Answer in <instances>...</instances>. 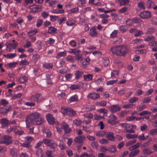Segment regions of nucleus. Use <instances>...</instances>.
Segmentation results:
<instances>
[{
	"mask_svg": "<svg viewBox=\"0 0 157 157\" xmlns=\"http://www.w3.org/2000/svg\"><path fill=\"white\" fill-rule=\"evenodd\" d=\"M44 121V119L41 117L40 114L37 112H34L29 114L25 120L27 127L32 125L41 124Z\"/></svg>",
	"mask_w": 157,
	"mask_h": 157,
	"instance_id": "1",
	"label": "nucleus"
},
{
	"mask_svg": "<svg viewBox=\"0 0 157 157\" xmlns=\"http://www.w3.org/2000/svg\"><path fill=\"white\" fill-rule=\"evenodd\" d=\"M46 118L48 122L51 124H56V128L57 131L59 132L64 129L66 132L69 133L71 131V129L69 128L68 124L65 123H63L60 126L58 121H56L55 119L53 117L52 115L50 114H48L46 116Z\"/></svg>",
	"mask_w": 157,
	"mask_h": 157,
	"instance_id": "2",
	"label": "nucleus"
},
{
	"mask_svg": "<svg viewBox=\"0 0 157 157\" xmlns=\"http://www.w3.org/2000/svg\"><path fill=\"white\" fill-rule=\"evenodd\" d=\"M110 52L113 55L121 56H124L128 52L127 47L125 45H120L112 47Z\"/></svg>",
	"mask_w": 157,
	"mask_h": 157,
	"instance_id": "3",
	"label": "nucleus"
},
{
	"mask_svg": "<svg viewBox=\"0 0 157 157\" xmlns=\"http://www.w3.org/2000/svg\"><path fill=\"white\" fill-rule=\"evenodd\" d=\"M43 100V97L40 94L32 95L29 98V100L33 102H39Z\"/></svg>",
	"mask_w": 157,
	"mask_h": 157,
	"instance_id": "4",
	"label": "nucleus"
},
{
	"mask_svg": "<svg viewBox=\"0 0 157 157\" xmlns=\"http://www.w3.org/2000/svg\"><path fill=\"white\" fill-rule=\"evenodd\" d=\"M43 141L46 145L50 147L51 148H54L57 147L56 144L52 140L44 139L43 140Z\"/></svg>",
	"mask_w": 157,
	"mask_h": 157,
	"instance_id": "5",
	"label": "nucleus"
},
{
	"mask_svg": "<svg viewBox=\"0 0 157 157\" xmlns=\"http://www.w3.org/2000/svg\"><path fill=\"white\" fill-rule=\"evenodd\" d=\"M151 12L148 11H144L140 13V16L143 18H149L151 17Z\"/></svg>",
	"mask_w": 157,
	"mask_h": 157,
	"instance_id": "6",
	"label": "nucleus"
},
{
	"mask_svg": "<svg viewBox=\"0 0 157 157\" xmlns=\"http://www.w3.org/2000/svg\"><path fill=\"white\" fill-rule=\"evenodd\" d=\"M85 139L83 136H79L75 138V141L78 146H81L82 144V141Z\"/></svg>",
	"mask_w": 157,
	"mask_h": 157,
	"instance_id": "7",
	"label": "nucleus"
},
{
	"mask_svg": "<svg viewBox=\"0 0 157 157\" xmlns=\"http://www.w3.org/2000/svg\"><path fill=\"white\" fill-rule=\"evenodd\" d=\"M121 108L118 105H113L111 106L109 109L112 113H115L120 110Z\"/></svg>",
	"mask_w": 157,
	"mask_h": 157,
	"instance_id": "8",
	"label": "nucleus"
},
{
	"mask_svg": "<svg viewBox=\"0 0 157 157\" xmlns=\"http://www.w3.org/2000/svg\"><path fill=\"white\" fill-rule=\"evenodd\" d=\"M11 109V106H5L1 107V113L4 114Z\"/></svg>",
	"mask_w": 157,
	"mask_h": 157,
	"instance_id": "9",
	"label": "nucleus"
},
{
	"mask_svg": "<svg viewBox=\"0 0 157 157\" xmlns=\"http://www.w3.org/2000/svg\"><path fill=\"white\" fill-rule=\"evenodd\" d=\"M2 142L6 144H9L12 142L11 138L8 136H5L2 139Z\"/></svg>",
	"mask_w": 157,
	"mask_h": 157,
	"instance_id": "10",
	"label": "nucleus"
},
{
	"mask_svg": "<svg viewBox=\"0 0 157 157\" xmlns=\"http://www.w3.org/2000/svg\"><path fill=\"white\" fill-rule=\"evenodd\" d=\"M18 45L17 43L10 44L7 46V49L8 51L11 52L13 49H15Z\"/></svg>",
	"mask_w": 157,
	"mask_h": 157,
	"instance_id": "11",
	"label": "nucleus"
},
{
	"mask_svg": "<svg viewBox=\"0 0 157 157\" xmlns=\"http://www.w3.org/2000/svg\"><path fill=\"white\" fill-rule=\"evenodd\" d=\"M100 97L99 94L94 92L90 93L88 95V98L94 100L98 99Z\"/></svg>",
	"mask_w": 157,
	"mask_h": 157,
	"instance_id": "12",
	"label": "nucleus"
},
{
	"mask_svg": "<svg viewBox=\"0 0 157 157\" xmlns=\"http://www.w3.org/2000/svg\"><path fill=\"white\" fill-rule=\"evenodd\" d=\"M90 35L92 37H95L97 35L98 33L95 27H93L90 29Z\"/></svg>",
	"mask_w": 157,
	"mask_h": 157,
	"instance_id": "13",
	"label": "nucleus"
},
{
	"mask_svg": "<svg viewBox=\"0 0 157 157\" xmlns=\"http://www.w3.org/2000/svg\"><path fill=\"white\" fill-rule=\"evenodd\" d=\"M78 100V97L76 95H75L71 97L67 100L68 103H71L72 102H74L77 101Z\"/></svg>",
	"mask_w": 157,
	"mask_h": 157,
	"instance_id": "14",
	"label": "nucleus"
},
{
	"mask_svg": "<svg viewBox=\"0 0 157 157\" xmlns=\"http://www.w3.org/2000/svg\"><path fill=\"white\" fill-rule=\"evenodd\" d=\"M38 6L36 5L31 6L29 7L30 11L31 12H36L38 10Z\"/></svg>",
	"mask_w": 157,
	"mask_h": 157,
	"instance_id": "15",
	"label": "nucleus"
},
{
	"mask_svg": "<svg viewBox=\"0 0 157 157\" xmlns=\"http://www.w3.org/2000/svg\"><path fill=\"white\" fill-rule=\"evenodd\" d=\"M137 137L140 140H146L148 138V134L146 135V133H144Z\"/></svg>",
	"mask_w": 157,
	"mask_h": 157,
	"instance_id": "16",
	"label": "nucleus"
},
{
	"mask_svg": "<svg viewBox=\"0 0 157 157\" xmlns=\"http://www.w3.org/2000/svg\"><path fill=\"white\" fill-rule=\"evenodd\" d=\"M68 52V53L73 54L75 55L76 54L79 53L80 51L76 48H69Z\"/></svg>",
	"mask_w": 157,
	"mask_h": 157,
	"instance_id": "17",
	"label": "nucleus"
},
{
	"mask_svg": "<svg viewBox=\"0 0 157 157\" xmlns=\"http://www.w3.org/2000/svg\"><path fill=\"white\" fill-rule=\"evenodd\" d=\"M110 119L108 120V122L111 124L114 123V121L117 119V117L115 115L112 114L110 116Z\"/></svg>",
	"mask_w": 157,
	"mask_h": 157,
	"instance_id": "18",
	"label": "nucleus"
},
{
	"mask_svg": "<svg viewBox=\"0 0 157 157\" xmlns=\"http://www.w3.org/2000/svg\"><path fill=\"white\" fill-rule=\"evenodd\" d=\"M128 129H129L128 130V132L131 133H134L135 132L134 129H136V126L135 125H130L128 124Z\"/></svg>",
	"mask_w": 157,
	"mask_h": 157,
	"instance_id": "19",
	"label": "nucleus"
},
{
	"mask_svg": "<svg viewBox=\"0 0 157 157\" xmlns=\"http://www.w3.org/2000/svg\"><path fill=\"white\" fill-rule=\"evenodd\" d=\"M128 125L127 124H120L121 127L122 128L124 132H128Z\"/></svg>",
	"mask_w": 157,
	"mask_h": 157,
	"instance_id": "20",
	"label": "nucleus"
},
{
	"mask_svg": "<svg viewBox=\"0 0 157 157\" xmlns=\"http://www.w3.org/2000/svg\"><path fill=\"white\" fill-rule=\"evenodd\" d=\"M66 61L70 62H75V58L74 56L69 55L67 56L65 58Z\"/></svg>",
	"mask_w": 157,
	"mask_h": 157,
	"instance_id": "21",
	"label": "nucleus"
},
{
	"mask_svg": "<svg viewBox=\"0 0 157 157\" xmlns=\"http://www.w3.org/2000/svg\"><path fill=\"white\" fill-rule=\"evenodd\" d=\"M67 55V52L64 51L63 52H60L58 53L56 55V57L57 58H59L62 57H64Z\"/></svg>",
	"mask_w": 157,
	"mask_h": 157,
	"instance_id": "22",
	"label": "nucleus"
},
{
	"mask_svg": "<svg viewBox=\"0 0 157 157\" xmlns=\"http://www.w3.org/2000/svg\"><path fill=\"white\" fill-rule=\"evenodd\" d=\"M119 74L118 71L113 70L111 72V77L113 78H115L117 77Z\"/></svg>",
	"mask_w": 157,
	"mask_h": 157,
	"instance_id": "23",
	"label": "nucleus"
},
{
	"mask_svg": "<svg viewBox=\"0 0 157 157\" xmlns=\"http://www.w3.org/2000/svg\"><path fill=\"white\" fill-rule=\"evenodd\" d=\"M146 5L147 8H151L153 7L154 3L151 0H148L146 2Z\"/></svg>",
	"mask_w": 157,
	"mask_h": 157,
	"instance_id": "24",
	"label": "nucleus"
},
{
	"mask_svg": "<svg viewBox=\"0 0 157 157\" xmlns=\"http://www.w3.org/2000/svg\"><path fill=\"white\" fill-rule=\"evenodd\" d=\"M117 2L121 6L127 4L129 2V0H117Z\"/></svg>",
	"mask_w": 157,
	"mask_h": 157,
	"instance_id": "25",
	"label": "nucleus"
},
{
	"mask_svg": "<svg viewBox=\"0 0 157 157\" xmlns=\"http://www.w3.org/2000/svg\"><path fill=\"white\" fill-rule=\"evenodd\" d=\"M93 75L92 74H87L84 75V80L88 81L91 80L93 78Z\"/></svg>",
	"mask_w": 157,
	"mask_h": 157,
	"instance_id": "26",
	"label": "nucleus"
},
{
	"mask_svg": "<svg viewBox=\"0 0 157 157\" xmlns=\"http://www.w3.org/2000/svg\"><path fill=\"white\" fill-rule=\"evenodd\" d=\"M107 137L108 139L112 141H113L114 140L115 138L114 135L112 132H109L107 135Z\"/></svg>",
	"mask_w": 157,
	"mask_h": 157,
	"instance_id": "27",
	"label": "nucleus"
},
{
	"mask_svg": "<svg viewBox=\"0 0 157 157\" xmlns=\"http://www.w3.org/2000/svg\"><path fill=\"white\" fill-rule=\"evenodd\" d=\"M28 80V77L25 76H23L19 78V81L20 83H23L26 82Z\"/></svg>",
	"mask_w": 157,
	"mask_h": 157,
	"instance_id": "28",
	"label": "nucleus"
},
{
	"mask_svg": "<svg viewBox=\"0 0 157 157\" xmlns=\"http://www.w3.org/2000/svg\"><path fill=\"white\" fill-rule=\"evenodd\" d=\"M75 21L72 19L69 20L66 22V24L68 26H71L75 25Z\"/></svg>",
	"mask_w": 157,
	"mask_h": 157,
	"instance_id": "29",
	"label": "nucleus"
},
{
	"mask_svg": "<svg viewBox=\"0 0 157 157\" xmlns=\"http://www.w3.org/2000/svg\"><path fill=\"white\" fill-rule=\"evenodd\" d=\"M114 63L116 64L119 68H121L123 66V63L120 60L118 59H115L114 61Z\"/></svg>",
	"mask_w": 157,
	"mask_h": 157,
	"instance_id": "30",
	"label": "nucleus"
},
{
	"mask_svg": "<svg viewBox=\"0 0 157 157\" xmlns=\"http://www.w3.org/2000/svg\"><path fill=\"white\" fill-rule=\"evenodd\" d=\"M70 108H65V107H62L61 108V113L64 115H67L68 110Z\"/></svg>",
	"mask_w": 157,
	"mask_h": 157,
	"instance_id": "31",
	"label": "nucleus"
},
{
	"mask_svg": "<svg viewBox=\"0 0 157 157\" xmlns=\"http://www.w3.org/2000/svg\"><path fill=\"white\" fill-rule=\"evenodd\" d=\"M78 7H76L72 8V9L67 10V12L68 14H71L73 13H75L77 12L78 10Z\"/></svg>",
	"mask_w": 157,
	"mask_h": 157,
	"instance_id": "32",
	"label": "nucleus"
},
{
	"mask_svg": "<svg viewBox=\"0 0 157 157\" xmlns=\"http://www.w3.org/2000/svg\"><path fill=\"white\" fill-rule=\"evenodd\" d=\"M8 121L6 119H3L1 121L2 127H4L7 125L8 124Z\"/></svg>",
	"mask_w": 157,
	"mask_h": 157,
	"instance_id": "33",
	"label": "nucleus"
},
{
	"mask_svg": "<svg viewBox=\"0 0 157 157\" xmlns=\"http://www.w3.org/2000/svg\"><path fill=\"white\" fill-rule=\"evenodd\" d=\"M4 56L9 59H13L17 55L16 53H10L7 55H4Z\"/></svg>",
	"mask_w": 157,
	"mask_h": 157,
	"instance_id": "34",
	"label": "nucleus"
},
{
	"mask_svg": "<svg viewBox=\"0 0 157 157\" xmlns=\"http://www.w3.org/2000/svg\"><path fill=\"white\" fill-rule=\"evenodd\" d=\"M108 150L112 153H115L117 150L116 147L115 145H113L109 147Z\"/></svg>",
	"mask_w": 157,
	"mask_h": 157,
	"instance_id": "35",
	"label": "nucleus"
},
{
	"mask_svg": "<svg viewBox=\"0 0 157 157\" xmlns=\"http://www.w3.org/2000/svg\"><path fill=\"white\" fill-rule=\"evenodd\" d=\"M137 135L136 134H127L126 135V137L128 139L136 138L137 137Z\"/></svg>",
	"mask_w": 157,
	"mask_h": 157,
	"instance_id": "36",
	"label": "nucleus"
},
{
	"mask_svg": "<svg viewBox=\"0 0 157 157\" xmlns=\"http://www.w3.org/2000/svg\"><path fill=\"white\" fill-rule=\"evenodd\" d=\"M90 59L89 58H86L85 59L82 60V64L83 65H86L89 63Z\"/></svg>",
	"mask_w": 157,
	"mask_h": 157,
	"instance_id": "37",
	"label": "nucleus"
},
{
	"mask_svg": "<svg viewBox=\"0 0 157 157\" xmlns=\"http://www.w3.org/2000/svg\"><path fill=\"white\" fill-rule=\"evenodd\" d=\"M141 145V143H137L134 145L132 146V147H130L129 148V149L130 151L134 150L139 147Z\"/></svg>",
	"mask_w": 157,
	"mask_h": 157,
	"instance_id": "38",
	"label": "nucleus"
},
{
	"mask_svg": "<svg viewBox=\"0 0 157 157\" xmlns=\"http://www.w3.org/2000/svg\"><path fill=\"white\" fill-rule=\"evenodd\" d=\"M83 73L82 72L79 71H76L75 73V78L77 79H78L80 77H81Z\"/></svg>",
	"mask_w": 157,
	"mask_h": 157,
	"instance_id": "39",
	"label": "nucleus"
},
{
	"mask_svg": "<svg viewBox=\"0 0 157 157\" xmlns=\"http://www.w3.org/2000/svg\"><path fill=\"white\" fill-rule=\"evenodd\" d=\"M109 63V60L108 58L105 57L103 60V65L105 66H107Z\"/></svg>",
	"mask_w": 157,
	"mask_h": 157,
	"instance_id": "40",
	"label": "nucleus"
},
{
	"mask_svg": "<svg viewBox=\"0 0 157 157\" xmlns=\"http://www.w3.org/2000/svg\"><path fill=\"white\" fill-rule=\"evenodd\" d=\"M139 152V151L138 150H136L134 151L131 152L129 154V156L131 157H132L137 155Z\"/></svg>",
	"mask_w": 157,
	"mask_h": 157,
	"instance_id": "41",
	"label": "nucleus"
},
{
	"mask_svg": "<svg viewBox=\"0 0 157 157\" xmlns=\"http://www.w3.org/2000/svg\"><path fill=\"white\" fill-rule=\"evenodd\" d=\"M38 31L37 29H35L34 30H31L28 33V36H33L35 34L38 32Z\"/></svg>",
	"mask_w": 157,
	"mask_h": 157,
	"instance_id": "42",
	"label": "nucleus"
},
{
	"mask_svg": "<svg viewBox=\"0 0 157 157\" xmlns=\"http://www.w3.org/2000/svg\"><path fill=\"white\" fill-rule=\"evenodd\" d=\"M98 111L100 113H103L104 116H107V110L105 109H99Z\"/></svg>",
	"mask_w": 157,
	"mask_h": 157,
	"instance_id": "43",
	"label": "nucleus"
},
{
	"mask_svg": "<svg viewBox=\"0 0 157 157\" xmlns=\"http://www.w3.org/2000/svg\"><path fill=\"white\" fill-rule=\"evenodd\" d=\"M76 114L75 112L71 109H69L67 115L70 116H75Z\"/></svg>",
	"mask_w": 157,
	"mask_h": 157,
	"instance_id": "44",
	"label": "nucleus"
},
{
	"mask_svg": "<svg viewBox=\"0 0 157 157\" xmlns=\"http://www.w3.org/2000/svg\"><path fill=\"white\" fill-rule=\"evenodd\" d=\"M106 105V102L105 101H101L96 103V105L98 106H104Z\"/></svg>",
	"mask_w": 157,
	"mask_h": 157,
	"instance_id": "45",
	"label": "nucleus"
},
{
	"mask_svg": "<svg viewBox=\"0 0 157 157\" xmlns=\"http://www.w3.org/2000/svg\"><path fill=\"white\" fill-rule=\"evenodd\" d=\"M80 157H95L94 155L92 154L89 155L86 153L85 152L82 154Z\"/></svg>",
	"mask_w": 157,
	"mask_h": 157,
	"instance_id": "46",
	"label": "nucleus"
},
{
	"mask_svg": "<svg viewBox=\"0 0 157 157\" xmlns=\"http://www.w3.org/2000/svg\"><path fill=\"white\" fill-rule=\"evenodd\" d=\"M56 29L53 27H50L48 30V33H56Z\"/></svg>",
	"mask_w": 157,
	"mask_h": 157,
	"instance_id": "47",
	"label": "nucleus"
},
{
	"mask_svg": "<svg viewBox=\"0 0 157 157\" xmlns=\"http://www.w3.org/2000/svg\"><path fill=\"white\" fill-rule=\"evenodd\" d=\"M52 13H56L57 14L62 13L64 12V10H54L52 11Z\"/></svg>",
	"mask_w": 157,
	"mask_h": 157,
	"instance_id": "48",
	"label": "nucleus"
},
{
	"mask_svg": "<svg viewBox=\"0 0 157 157\" xmlns=\"http://www.w3.org/2000/svg\"><path fill=\"white\" fill-rule=\"evenodd\" d=\"M43 67L46 69H50L53 67V65L52 63H46L44 64Z\"/></svg>",
	"mask_w": 157,
	"mask_h": 157,
	"instance_id": "49",
	"label": "nucleus"
},
{
	"mask_svg": "<svg viewBox=\"0 0 157 157\" xmlns=\"http://www.w3.org/2000/svg\"><path fill=\"white\" fill-rule=\"evenodd\" d=\"M144 40L146 41H153L155 40V38L152 36H148L145 37L144 39Z\"/></svg>",
	"mask_w": 157,
	"mask_h": 157,
	"instance_id": "50",
	"label": "nucleus"
},
{
	"mask_svg": "<svg viewBox=\"0 0 157 157\" xmlns=\"http://www.w3.org/2000/svg\"><path fill=\"white\" fill-rule=\"evenodd\" d=\"M8 104V102L5 99H2L1 101V107H5L7 106L6 105Z\"/></svg>",
	"mask_w": 157,
	"mask_h": 157,
	"instance_id": "51",
	"label": "nucleus"
},
{
	"mask_svg": "<svg viewBox=\"0 0 157 157\" xmlns=\"http://www.w3.org/2000/svg\"><path fill=\"white\" fill-rule=\"evenodd\" d=\"M151 100L150 97H146L144 98L142 100L143 103H148Z\"/></svg>",
	"mask_w": 157,
	"mask_h": 157,
	"instance_id": "52",
	"label": "nucleus"
},
{
	"mask_svg": "<svg viewBox=\"0 0 157 157\" xmlns=\"http://www.w3.org/2000/svg\"><path fill=\"white\" fill-rule=\"evenodd\" d=\"M84 116L85 117L88 119H91L93 117V115L90 113H87L84 114Z\"/></svg>",
	"mask_w": 157,
	"mask_h": 157,
	"instance_id": "53",
	"label": "nucleus"
},
{
	"mask_svg": "<svg viewBox=\"0 0 157 157\" xmlns=\"http://www.w3.org/2000/svg\"><path fill=\"white\" fill-rule=\"evenodd\" d=\"M85 3V0H79L78 2L77 5L79 6H82L84 5Z\"/></svg>",
	"mask_w": 157,
	"mask_h": 157,
	"instance_id": "54",
	"label": "nucleus"
},
{
	"mask_svg": "<svg viewBox=\"0 0 157 157\" xmlns=\"http://www.w3.org/2000/svg\"><path fill=\"white\" fill-rule=\"evenodd\" d=\"M118 33V31L117 30H114L110 35V37L113 38L116 37L117 36Z\"/></svg>",
	"mask_w": 157,
	"mask_h": 157,
	"instance_id": "55",
	"label": "nucleus"
},
{
	"mask_svg": "<svg viewBox=\"0 0 157 157\" xmlns=\"http://www.w3.org/2000/svg\"><path fill=\"white\" fill-rule=\"evenodd\" d=\"M29 63L27 60L26 59L23 60L21 61L20 64L21 65H28Z\"/></svg>",
	"mask_w": 157,
	"mask_h": 157,
	"instance_id": "56",
	"label": "nucleus"
},
{
	"mask_svg": "<svg viewBox=\"0 0 157 157\" xmlns=\"http://www.w3.org/2000/svg\"><path fill=\"white\" fill-rule=\"evenodd\" d=\"M21 93H19L17 94H15L13 95L12 98L13 99L19 98L21 97Z\"/></svg>",
	"mask_w": 157,
	"mask_h": 157,
	"instance_id": "57",
	"label": "nucleus"
},
{
	"mask_svg": "<svg viewBox=\"0 0 157 157\" xmlns=\"http://www.w3.org/2000/svg\"><path fill=\"white\" fill-rule=\"evenodd\" d=\"M104 81V79L102 78H99L97 79L95 81L96 84L99 85L102 84Z\"/></svg>",
	"mask_w": 157,
	"mask_h": 157,
	"instance_id": "58",
	"label": "nucleus"
},
{
	"mask_svg": "<svg viewBox=\"0 0 157 157\" xmlns=\"http://www.w3.org/2000/svg\"><path fill=\"white\" fill-rule=\"evenodd\" d=\"M128 10V8L127 7H123L120 9L118 11V12L120 13H122L126 12Z\"/></svg>",
	"mask_w": 157,
	"mask_h": 157,
	"instance_id": "59",
	"label": "nucleus"
},
{
	"mask_svg": "<svg viewBox=\"0 0 157 157\" xmlns=\"http://www.w3.org/2000/svg\"><path fill=\"white\" fill-rule=\"evenodd\" d=\"M143 152L145 155H149L152 153V151L149 149H146L144 150Z\"/></svg>",
	"mask_w": 157,
	"mask_h": 157,
	"instance_id": "60",
	"label": "nucleus"
},
{
	"mask_svg": "<svg viewBox=\"0 0 157 157\" xmlns=\"http://www.w3.org/2000/svg\"><path fill=\"white\" fill-rule=\"evenodd\" d=\"M36 155H37V157H43V152L41 149H38L36 152Z\"/></svg>",
	"mask_w": 157,
	"mask_h": 157,
	"instance_id": "61",
	"label": "nucleus"
},
{
	"mask_svg": "<svg viewBox=\"0 0 157 157\" xmlns=\"http://www.w3.org/2000/svg\"><path fill=\"white\" fill-rule=\"evenodd\" d=\"M54 42L55 40L52 38H50L46 41V44H54Z\"/></svg>",
	"mask_w": 157,
	"mask_h": 157,
	"instance_id": "62",
	"label": "nucleus"
},
{
	"mask_svg": "<svg viewBox=\"0 0 157 157\" xmlns=\"http://www.w3.org/2000/svg\"><path fill=\"white\" fill-rule=\"evenodd\" d=\"M150 133L152 135H155L157 134V128L151 129L150 131Z\"/></svg>",
	"mask_w": 157,
	"mask_h": 157,
	"instance_id": "63",
	"label": "nucleus"
},
{
	"mask_svg": "<svg viewBox=\"0 0 157 157\" xmlns=\"http://www.w3.org/2000/svg\"><path fill=\"white\" fill-rule=\"evenodd\" d=\"M152 42H150L148 43V45L151 46H153L155 47H157V42L155 40L152 41Z\"/></svg>",
	"mask_w": 157,
	"mask_h": 157,
	"instance_id": "64",
	"label": "nucleus"
}]
</instances>
